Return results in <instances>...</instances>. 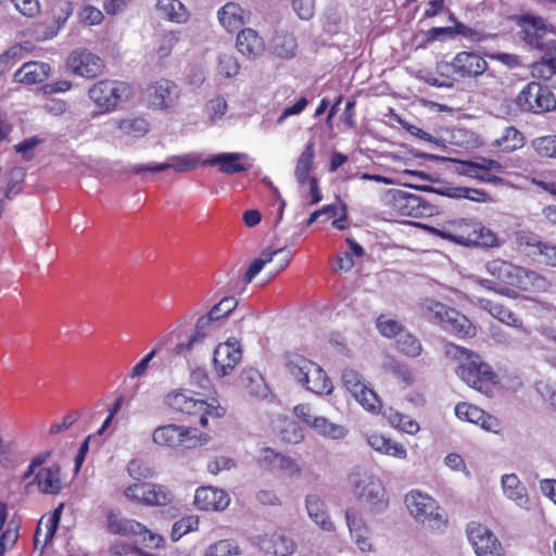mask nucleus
Masks as SVG:
<instances>
[{"label":"nucleus","instance_id":"24","mask_svg":"<svg viewBox=\"0 0 556 556\" xmlns=\"http://www.w3.org/2000/svg\"><path fill=\"white\" fill-rule=\"evenodd\" d=\"M35 481L40 492L45 494H59L63 489L61 469L56 464L41 468L37 472Z\"/></svg>","mask_w":556,"mask_h":556},{"label":"nucleus","instance_id":"43","mask_svg":"<svg viewBox=\"0 0 556 556\" xmlns=\"http://www.w3.org/2000/svg\"><path fill=\"white\" fill-rule=\"evenodd\" d=\"M241 549L233 540H220L211 544L203 556H230L240 555Z\"/></svg>","mask_w":556,"mask_h":556},{"label":"nucleus","instance_id":"32","mask_svg":"<svg viewBox=\"0 0 556 556\" xmlns=\"http://www.w3.org/2000/svg\"><path fill=\"white\" fill-rule=\"evenodd\" d=\"M367 443L371 448L381 454L399 459H405L407 457V451L403 444L393 442L382 434L372 433L368 435Z\"/></svg>","mask_w":556,"mask_h":556},{"label":"nucleus","instance_id":"1","mask_svg":"<svg viewBox=\"0 0 556 556\" xmlns=\"http://www.w3.org/2000/svg\"><path fill=\"white\" fill-rule=\"evenodd\" d=\"M430 232L464 247L493 248L498 245L496 235L480 222L472 219L447 220L438 227H431Z\"/></svg>","mask_w":556,"mask_h":556},{"label":"nucleus","instance_id":"29","mask_svg":"<svg viewBox=\"0 0 556 556\" xmlns=\"http://www.w3.org/2000/svg\"><path fill=\"white\" fill-rule=\"evenodd\" d=\"M501 484L503 492L508 500L515 502L519 507H528L529 496L527 488L521 483L517 475L508 473L502 476Z\"/></svg>","mask_w":556,"mask_h":556},{"label":"nucleus","instance_id":"34","mask_svg":"<svg viewBox=\"0 0 556 556\" xmlns=\"http://www.w3.org/2000/svg\"><path fill=\"white\" fill-rule=\"evenodd\" d=\"M219 23L228 31H235L243 24V10L235 2H228L218 10Z\"/></svg>","mask_w":556,"mask_h":556},{"label":"nucleus","instance_id":"39","mask_svg":"<svg viewBox=\"0 0 556 556\" xmlns=\"http://www.w3.org/2000/svg\"><path fill=\"white\" fill-rule=\"evenodd\" d=\"M200 157L195 153H187L180 155H170L166 159L167 169L175 173H186L197 167Z\"/></svg>","mask_w":556,"mask_h":556},{"label":"nucleus","instance_id":"9","mask_svg":"<svg viewBox=\"0 0 556 556\" xmlns=\"http://www.w3.org/2000/svg\"><path fill=\"white\" fill-rule=\"evenodd\" d=\"M515 102L521 111L535 114L556 109V98L553 92L536 81L527 84L517 94Z\"/></svg>","mask_w":556,"mask_h":556},{"label":"nucleus","instance_id":"56","mask_svg":"<svg viewBox=\"0 0 556 556\" xmlns=\"http://www.w3.org/2000/svg\"><path fill=\"white\" fill-rule=\"evenodd\" d=\"M118 128L126 134L142 136L148 132L149 124L144 118L123 119L118 123Z\"/></svg>","mask_w":556,"mask_h":556},{"label":"nucleus","instance_id":"11","mask_svg":"<svg viewBox=\"0 0 556 556\" xmlns=\"http://www.w3.org/2000/svg\"><path fill=\"white\" fill-rule=\"evenodd\" d=\"M124 494L128 500L147 506H165L174 500L167 486L150 482L134 483L125 489Z\"/></svg>","mask_w":556,"mask_h":556},{"label":"nucleus","instance_id":"3","mask_svg":"<svg viewBox=\"0 0 556 556\" xmlns=\"http://www.w3.org/2000/svg\"><path fill=\"white\" fill-rule=\"evenodd\" d=\"M348 480L353 496L367 514L379 515L388 508L387 490L376 475L362 468H355L349 475Z\"/></svg>","mask_w":556,"mask_h":556},{"label":"nucleus","instance_id":"20","mask_svg":"<svg viewBox=\"0 0 556 556\" xmlns=\"http://www.w3.org/2000/svg\"><path fill=\"white\" fill-rule=\"evenodd\" d=\"M230 497L227 492L213 486H200L194 494V505L201 510H224Z\"/></svg>","mask_w":556,"mask_h":556},{"label":"nucleus","instance_id":"22","mask_svg":"<svg viewBox=\"0 0 556 556\" xmlns=\"http://www.w3.org/2000/svg\"><path fill=\"white\" fill-rule=\"evenodd\" d=\"M486 271L509 286H520V274L523 267L502 260H493L486 264Z\"/></svg>","mask_w":556,"mask_h":556},{"label":"nucleus","instance_id":"31","mask_svg":"<svg viewBox=\"0 0 556 556\" xmlns=\"http://www.w3.org/2000/svg\"><path fill=\"white\" fill-rule=\"evenodd\" d=\"M236 46L247 58H256L264 49V41L255 30L245 28L238 34Z\"/></svg>","mask_w":556,"mask_h":556},{"label":"nucleus","instance_id":"62","mask_svg":"<svg viewBox=\"0 0 556 556\" xmlns=\"http://www.w3.org/2000/svg\"><path fill=\"white\" fill-rule=\"evenodd\" d=\"M292 8L301 20H309L315 13V1L292 0Z\"/></svg>","mask_w":556,"mask_h":556},{"label":"nucleus","instance_id":"10","mask_svg":"<svg viewBox=\"0 0 556 556\" xmlns=\"http://www.w3.org/2000/svg\"><path fill=\"white\" fill-rule=\"evenodd\" d=\"M108 530L113 534L141 538L148 547L159 548L164 540L161 535L151 532L142 523L122 517L118 513L110 511L108 515Z\"/></svg>","mask_w":556,"mask_h":556},{"label":"nucleus","instance_id":"51","mask_svg":"<svg viewBox=\"0 0 556 556\" xmlns=\"http://www.w3.org/2000/svg\"><path fill=\"white\" fill-rule=\"evenodd\" d=\"M281 439L290 444H298L304 439V431L302 427L295 421H286L283 428L280 430Z\"/></svg>","mask_w":556,"mask_h":556},{"label":"nucleus","instance_id":"21","mask_svg":"<svg viewBox=\"0 0 556 556\" xmlns=\"http://www.w3.org/2000/svg\"><path fill=\"white\" fill-rule=\"evenodd\" d=\"M215 328L214 321L207 316H201L195 324L194 331L190 334L187 342H179L175 345L173 353L187 356L192 351L202 346L205 338Z\"/></svg>","mask_w":556,"mask_h":556},{"label":"nucleus","instance_id":"42","mask_svg":"<svg viewBox=\"0 0 556 556\" xmlns=\"http://www.w3.org/2000/svg\"><path fill=\"white\" fill-rule=\"evenodd\" d=\"M530 286L538 291H546L549 283L541 274L523 268V273L520 274V286L517 288L528 290Z\"/></svg>","mask_w":556,"mask_h":556},{"label":"nucleus","instance_id":"27","mask_svg":"<svg viewBox=\"0 0 556 556\" xmlns=\"http://www.w3.org/2000/svg\"><path fill=\"white\" fill-rule=\"evenodd\" d=\"M476 304L503 324L515 328L522 327V320L510 309L497 302L485 298H477Z\"/></svg>","mask_w":556,"mask_h":556},{"label":"nucleus","instance_id":"26","mask_svg":"<svg viewBox=\"0 0 556 556\" xmlns=\"http://www.w3.org/2000/svg\"><path fill=\"white\" fill-rule=\"evenodd\" d=\"M422 190L433 192L452 199H467L473 202L489 201V194L482 189H475L468 187H442L433 188L430 186L422 187Z\"/></svg>","mask_w":556,"mask_h":556},{"label":"nucleus","instance_id":"30","mask_svg":"<svg viewBox=\"0 0 556 556\" xmlns=\"http://www.w3.org/2000/svg\"><path fill=\"white\" fill-rule=\"evenodd\" d=\"M156 10L160 15L172 23L186 24L190 12L180 0H157Z\"/></svg>","mask_w":556,"mask_h":556},{"label":"nucleus","instance_id":"49","mask_svg":"<svg viewBox=\"0 0 556 556\" xmlns=\"http://www.w3.org/2000/svg\"><path fill=\"white\" fill-rule=\"evenodd\" d=\"M455 415L460 420L477 424L483 417V410L471 404L458 403L455 406Z\"/></svg>","mask_w":556,"mask_h":556},{"label":"nucleus","instance_id":"48","mask_svg":"<svg viewBox=\"0 0 556 556\" xmlns=\"http://www.w3.org/2000/svg\"><path fill=\"white\" fill-rule=\"evenodd\" d=\"M532 147L541 157L556 159V136L539 137L532 141Z\"/></svg>","mask_w":556,"mask_h":556},{"label":"nucleus","instance_id":"58","mask_svg":"<svg viewBox=\"0 0 556 556\" xmlns=\"http://www.w3.org/2000/svg\"><path fill=\"white\" fill-rule=\"evenodd\" d=\"M180 39V33L176 30H169L163 34L161 38V43L157 49V54L160 59H164L169 55L173 48L177 45Z\"/></svg>","mask_w":556,"mask_h":556},{"label":"nucleus","instance_id":"37","mask_svg":"<svg viewBox=\"0 0 556 556\" xmlns=\"http://www.w3.org/2000/svg\"><path fill=\"white\" fill-rule=\"evenodd\" d=\"M312 429L317 434L331 440L343 439L348 432L343 426L333 424L323 416H319L318 419L313 420Z\"/></svg>","mask_w":556,"mask_h":556},{"label":"nucleus","instance_id":"44","mask_svg":"<svg viewBox=\"0 0 556 556\" xmlns=\"http://www.w3.org/2000/svg\"><path fill=\"white\" fill-rule=\"evenodd\" d=\"M199 528V518L197 516H187L173 525L170 538L174 542L178 541L185 534L195 531Z\"/></svg>","mask_w":556,"mask_h":556},{"label":"nucleus","instance_id":"6","mask_svg":"<svg viewBox=\"0 0 556 556\" xmlns=\"http://www.w3.org/2000/svg\"><path fill=\"white\" fill-rule=\"evenodd\" d=\"M131 96V88L125 81L102 79L93 84L88 90L89 99L100 110V113H109Z\"/></svg>","mask_w":556,"mask_h":556},{"label":"nucleus","instance_id":"35","mask_svg":"<svg viewBox=\"0 0 556 556\" xmlns=\"http://www.w3.org/2000/svg\"><path fill=\"white\" fill-rule=\"evenodd\" d=\"M523 135L513 126L505 127L501 136L496 138L492 146L502 152L510 153L523 147Z\"/></svg>","mask_w":556,"mask_h":556},{"label":"nucleus","instance_id":"19","mask_svg":"<svg viewBox=\"0 0 556 556\" xmlns=\"http://www.w3.org/2000/svg\"><path fill=\"white\" fill-rule=\"evenodd\" d=\"M178 93L177 85L170 80L156 81L147 89L149 103L156 109L173 106L178 99Z\"/></svg>","mask_w":556,"mask_h":556},{"label":"nucleus","instance_id":"16","mask_svg":"<svg viewBox=\"0 0 556 556\" xmlns=\"http://www.w3.org/2000/svg\"><path fill=\"white\" fill-rule=\"evenodd\" d=\"M450 66L459 78H476L488 68V62L478 52L460 51L452 59Z\"/></svg>","mask_w":556,"mask_h":556},{"label":"nucleus","instance_id":"61","mask_svg":"<svg viewBox=\"0 0 556 556\" xmlns=\"http://www.w3.org/2000/svg\"><path fill=\"white\" fill-rule=\"evenodd\" d=\"M227 102L224 98L217 97L212 99L207 104V112L213 123L220 119L227 112Z\"/></svg>","mask_w":556,"mask_h":556},{"label":"nucleus","instance_id":"33","mask_svg":"<svg viewBox=\"0 0 556 556\" xmlns=\"http://www.w3.org/2000/svg\"><path fill=\"white\" fill-rule=\"evenodd\" d=\"M315 144L313 141H309L300 156L298 157L295 168H294V177L300 185H305L309 182L312 176L309 173L314 165L315 159Z\"/></svg>","mask_w":556,"mask_h":556},{"label":"nucleus","instance_id":"60","mask_svg":"<svg viewBox=\"0 0 556 556\" xmlns=\"http://www.w3.org/2000/svg\"><path fill=\"white\" fill-rule=\"evenodd\" d=\"M377 328L380 333L384 337L392 338L399 337L401 331V325L395 319H384L383 316H380L377 320Z\"/></svg>","mask_w":556,"mask_h":556},{"label":"nucleus","instance_id":"23","mask_svg":"<svg viewBox=\"0 0 556 556\" xmlns=\"http://www.w3.org/2000/svg\"><path fill=\"white\" fill-rule=\"evenodd\" d=\"M305 507L309 518L325 531H333L334 525L329 518L325 501L316 493L307 494Z\"/></svg>","mask_w":556,"mask_h":556},{"label":"nucleus","instance_id":"40","mask_svg":"<svg viewBox=\"0 0 556 556\" xmlns=\"http://www.w3.org/2000/svg\"><path fill=\"white\" fill-rule=\"evenodd\" d=\"M399 351L407 357H417L421 354L422 345L417 337L409 332H402L396 338Z\"/></svg>","mask_w":556,"mask_h":556},{"label":"nucleus","instance_id":"7","mask_svg":"<svg viewBox=\"0 0 556 556\" xmlns=\"http://www.w3.org/2000/svg\"><path fill=\"white\" fill-rule=\"evenodd\" d=\"M405 504L410 515L425 527L439 530L446 525L437 501L430 495L412 491L405 496Z\"/></svg>","mask_w":556,"mask_h":556},{"label":"nucleus","instance_id":"25","mask_svg":"<svg viewBox=\"0 0 556 556\" xmlns=\"http://www.w3.org/2000/svg\"><path fill=\"white\" fill-rule=\"evenodd\" d=\"M51 67L45 62H26L14 74V80L27 85L39 84L46 80Z\"/></svg>","mask_w":556,"mask_h":556},{"label":"nucleus","instance_id":"41","mask_svg":"<svg viewBox=\"0 0 556 556\" xmlns=\"http://www.w3.org/2000/svg\"><path fill=\"white\" fill-rule=\"evenodd\" d=\"M28 52V49L23 45H14L0 54V73L7 72L17 62L23 60Z\"/></svg>","mask_w":556,"mask_h":556},{"label":"nucleus","instance_id":"12","mask_svg":"<svg viewBox=\"0 0 556 556\" xmlns=\"http://www.w3.org/2000/svg\"><path fill=\"white\" fill-rule=\"evenodd\" d=\"M341 379L344 388L366 410L379 412L380 400L376 392L365 383L359 372L351 368L344 369Z\"/></svg>","mask_w":556,"mask_h":556},{"label":"nucleus","instance_id":"57","mask_svg":"<svg viewBox=\"0 0 556 556\" xmlns=\"http://www.w3.org/2000/svg\"><path fill=\"white\" fill-rule=\"evenodd\" d=\"M190 384L199 390L206 391L211 388V379L204 367H190Z\"/></svg>","mask_w":556,"mask_h":556},{"label":"nucleus","instance_id":"5","mask_svg":"<svg viewBox=\"0 0 556 556\" xmlns=\"http://www.w3.org/2000/svg\"><path fill=\"white\" fill-rule=\"evenodd\" d=\"M420 309L427 319L453 334L460 337L476 334V328L464 314L439 301L426 299L420 303Z\"/></svg>","mask_w":556,"mask_h":556},{"label":"nucleus","instance_id":"4","mask_svg":"<svg viewBox=\"0 0 556 556\" xmlns=\"http://www.w3.org/2000/svg\"><path fill=\"white\" fill-rule=\"evenodd\" d=\"M286 366L290 375L306 390L317 394H329L332 383L325 370L315 362L298 353L286 355Z\"/></svg>","mask_w":556,"mask_h":556},{"label":"nucleus","instance_id":"13","mask_svg":"<svg viewBox=\"0 0 556 556\" xmlns=\"http://www.w3.org/2000/svg\"><path fill=\"white\" fill-rule=\"evenodd\" d=\"M466 534L477 556H504L501 542L486 526L470 522Z\"/></svg>","mask_w":556,"mask_h":556},{"label":"nucleus","instance_id":"14","mask_svg":"<svg viewBox=\"0 0 556 556\" xmlns=\"http://www.w3.org/2000/svg\"><path fill=\"white\" fill-rule=\"evenodd\" d=\"M242 358V350L238 340L231 338L219 343L213 354V364L218 377L229 376Z\"/></svg>","mask_w":556,"mask_h":556},{"label":"nucleus","instance_id":"59","mask_svg":"<svg viewBox=\"0 0 556 556\" xmlns=\"http://www.w3.org/2000/svg\"><path fill=\"white\" fill-rule=\"evenodd\" d=\"M218 72L225 77H233L239 72V64L230 54H222L218 59Z\"/></svg>","mask_w":556,"mask_h":556},{"label":"nucleus","instance_id":"38","mask_svg":"<svg viewBox=\"0 0 556 556\" xmlns=\"http://www.w3.org/2000/svg\"><path fill=\"white\" fill-rule=\"evenodd\" d=\"M383 416L400 431L408 434H415L419 431V425L417 421L393 408L386 409L383 412Z\"/></svg>","mask_w":556,"mask_h":556},{"label":"nucleus","instance_id":"28","mask_svg":"<svg viewBox=\"0 0 556 556\" xmlns=\"http://www.w3.org/2000/svg\"><path fill=\"white\" fill-rule=\"evenodd\" d=\"M394 199L407 210V215L417 217L432 214L433 207L430 205L429 201L421 195L396 190Z\"/></svg>","mask_w":556,"mask_h":556},{"label":"nucleus","instance_id":"47","mask_svg":"<svg viewBox=\"0 0 556 556\" xmlns=\"http://www.w3.org/2000/svg\"><path fill=\"white\" fill-rule=\"evenodd\" d=\"M531 74L543 80L551 79L556 74V58H543L531 67Z\"/></svg>","mask_w":556,"mask_h":556},{"label":"nucleus","instance_id":"2","mask_svg":"<svg viewBox=\"0 0 556 556\" xmlns=\"http://www.w3.org/2000/svg\"><path fill=\"white\" fill-rule=\"evenodd\" d=\"M444 354L447 358L459 363L456 374L469 387L486 392L496 382V375L478 354L451 342L444 344Z\"/></svg>","mask_w":556,"mask_h":556},{"label":"nucleus","instance_id":"45","mask_svg":"<svg viewBox=\"0 0 556 556\" xmlns=\"http://www.w3.org/2000/svg\"><path fill=\"white\" fill-rule=\"evenodd\" d=\"M324 28L329 34H337L344 24V14L337 7H329L325 11Z\"/></svg>","mask_w":556,"mask_h":556},{"label":"nucleus","instance_id":"52","mask_svg":"<svg viewBox=\"0 0 556 556\" xmlns=\"http://www.w3.org/2000/svg\"><path fill=\"white\" fill-rule=\"evenodd\" d=\"M127 472L134 480H137L138 482L154 476V470L139 459H131L128 463Z\"/></svg>","mask_w":556,"mask_h":556},{"label":"nucleus","instance_id":"55","mask_svg":"<svg viewBox=\"0 0 556 556\" xmlns=\"http://www.w3.org/2000/svg\"><path fill=\"white\" fill-rule=\"evenodd\" d=\"M345 520L351 535L359 532L364 533L365 530H368L363 516L355 508L345 510Z\"/></svg>","mask_w":556,"mask_h":556},{"label":"nucleus","instance_id":"15","mask_svg":"<svg viewBox=\"0 0 556 556\" xmlns=\"http://www.w3.org/2000/svg\"><path fill=\"white\" fill-rule=\"evenodd\" d=\"M67 66L78 76L94 78L103 73L104 62L88 49L80 48L68 55Z\"/></svg>","mask_w":556,"mask_h":556},{"label":"nucleus","instance_id":"53","mask_svg":"<svg viewBox=\"0 0 556 556\" xmlns=\"http://www.w3.org/2000/svg\"><path fill=\"white\" fill-rule=\"evenodd\" d=\"M477 283L482 287L485 290L493 291L496 294L509 298V299H517L518 293L516 290H514L510 287L501 285L497 281L485 279V278H479L477 279Z\"/></svg>","mask_w":556,"mask_h":556},{"label":"nucleus","instance_id":"46","mask_svg":"<svg viewBox=\"0 0 556 556\" xmlns=\"http://www.w3.org/2000/svg\"><path fill=\"white\" fill-rule=\"evenodd\" d=\"M63 509H64V503H60L54 508L52 514L48 517V519L46 521V525H45L46 526L45 540H43V543H42V545L40 547L41 552L45 548V546L47 544H49L53 540V538L55 535V532H56V530L59 528L60 521H61Z\"/></svg>","mask_w":556,"mask_h":556},{"label":"nucleus","instance_id":"36","mask_svg":"<svg viewBox=\"0 0 556 556\" xmlns=\"http://www.w3.org/2000/svg\"><path fill=\"white\" fill-rule=\"evenodd\" d=\"M298 48L296 39L292 34H276L271 41L273 53L281 59H291Z\"/></svg>","mask_w":556,"mask_h":556},{"label":"nucleus","instance_id":"50","mask_svg":"<svg viewBox=\"0 0 556 556\" xmlns=\"http://www.w3.org/2000/svg\"><path fill=\"white\" fill-rule=\"evenodd\" d=\"M533 260L545 266L556 267V245L544 241L539 245Z\"/></svg>","mask_w":556,"mask_h":556},{"label":"nucleus","instance_id":"64","mask_svg":"<svg viewBox=\"0 0 556 556\" xmlns=\"http://www.w3.org/2000/svg\"><path fill=\"white\" fill-rule=\"evenodd\" d=\"M188 399L186 391H172L165 396V404L177 412H182Z\"/></svg>","mask_w":556,"mask_h":556},{"label":"nucleus","instance_id":"17","mask_svg":"<svg viewBox=\"0 0 556 556\" xmlns=\"http://www.w3.org/2000/svg\"><path fill=\"white\" fill-rule=\"evenodd\" d=\"M254 541L262 551L275 556H290L298 548L294 540L280 531L256 535Z\"/></svg>","mask_w":556,"mask_h":556},{"label":"nucleus","instance_id":"18","mask_svg":"<svg viewBox=\"0 0 556 556\" xmlns=\"http://www.w3.org/2000/svg\"><path fill=\"white\" fill-rule=\"evenodd\" d=\"M250 160L247 153L222 152L202 161L203 165L218 166V170L225 175L244 173L250 168L245 162Z\"/></svg>","mask_w":556,"mask_h":556},{"label":"nucleus","instance_id":"8","mask_svg":"<svg viewBox=\"0 0 556 556\" xmlns=\"http://www.w3.org/2000/svg\"><path fill=\"white\" fill-rule=\"evenodd\" d=\"M152 441L164 447L185 446L191 448L207 441L206 434L198 435L197 430L184 426L168 424L156 427L152 432Z\"/></svg>","mask_w":556,"mask_h":556},{"label":"nucleus","instance_id":"54","mask_svg":"<svg viewBox=\"0 0 556 556\" xmlns=\"http://www.w3.org/2000/svg\"><path fill=\"white\" fill-rule=\"evenodd\" d=\"M384 367L387 370L401 378L404 382H413V375L409 368L399 359L394 357H388L384 362Z\"/></svg>","mask_w":556,"mask_h":556},{"label":"nucleus","instance_id":"63","mask_svg":"<svg viewBox=\"0 0 556 556\" xmlns=\"http://www.w3.org/2000/svg\"><path fill=\"white\" fill-rule=\"evenodd\" d=\"M42 140L37 137H29L15 144V151L23 155V159L29 161L34 155L35 148L41 143Z\"/></svg>","mask_w":556,"mask_h":556}]
</instances>
